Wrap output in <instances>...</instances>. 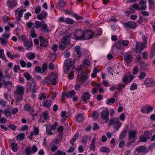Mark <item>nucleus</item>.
Here are the masks:
<instances>
[{
  "mask_svg": "<svg viewBox=\"0 0 155 155\" xmlns=\"http://www.w3.org/2000/svg\"><path fill=\"white\" fill-rule=\"evenodd\" d=\"M119 118H111L109 121L108 124L113 126V128L115 132L117 131L122 125V124L119 121Z\"/></svg>",
  "mask_w": 155,
  "mask_h": 155,
  "instance_id": "f257e3e1",
  "label": "nucleus"
},
{
  "mask_svg": "<svg viewBox=\"0 0 155 155\" xmlns=\"http://www.w3.org/2000/svg\"><path fill=\"white\" fill-rule=\"evenodd\" d=\"M100 117L101 119L104 120L105 123H107L109 120V111L107 107L101 111L100 113Z\"/></svg>",
  "mask_w": 155,
  "mask_h": 155,
  "instance_id": "f03ea898",
  "label": "nucleus"
},
{
  "mask_svg": "<svg viewBox=\"0 0 155 155\" xmlns=\"http://www.w3.org/2000/svg\"><path fill=\"white\" fill-rule=\"evenodd\" d=\"M136 46L135 48H133V51L137 53H140L146 47V45L143 43L137 41Z\"/></svg>",
  "mask_w": 155,
  "mask_h": 155,
  "instance_id": "7ed1b4c3",
  "label": "nucleus"
},
{
  "mask_svg": "<svg viewBox=\"0 0 155 155\" xmlns=\"http://www.w3.org/2000/svg\"><path fill=\"white\" fill-rule=\"evenodd\" d=\"M25 11L26 10L20 8H18L15 10L14 12L16 20L18 21L20 20L22 16L24 11Z\"/></svg>",
  "mask_w": 155,
  "mask_h": 155,
  "instance_id": "20e7f679",
  "label": "nucleus"
},
{
  "mask_svg": "<svg viewBox=\"0 0 155 155\" xmlns=\"http://www.w3.org/2000/svg\"><path fill=\"white\" fill-rule=\"evenodd\" d=\"M87 77V73L84 71L82 72L79 75H78L77 81L78 82L83 83Z\"/></svg>",
  "mask_w": 155,
  "mask_h": 155,
  "instance_id": "39448f33",
  "label": "nucleus"
},
{
  "mask_svg": "<svg viewBox=\"0 0 155 155\" xmlns=\"http://www.w3.org/2000/svg\"><path fill=\"white\" fill-rule=\"evenodd\" d=\"M59 140L58 139L54 140L49 144V147H51L50 150L51 152H54L58 148Z\"/></svg>",
  "mask_w": 155,
  "mask_h": 155,
  "instance_id": "423d86ee",
  "label": "nucleus"
},
{
  "mask_svg": "<svg viewBox=\"0 0 155 155\" xmlns=\"http://www.w3.org/2000/svg\"><path fill=\"white\" fill-rule=\"evenodd\" d=\"M7 5L8 6L9 9H13L18 5L17 1L16 0H8Z\"/></svg>",
  "mask_w": 155,
  "mask_h": 155,
  "instance_id": "0eeeda50",
  "label": "nucleus"
},
{
  "mask_svg": "<svg viewBox=\"0 0 155 155\" xmlns=\"http://www.w3.org/2000/svg\"><path fill=\"white\" fill-rule=\"evenodd\" d=\"M47 68V64L45 63L43 64L41 68L39 66H37L35 67V70L36 72L43 74Z\"/></svg>",
  "mask_w": 155,
  "mask_h": 155,
  "instance_id": "6e6552de",
  "label": "nucleus"
},
{
  "mask_svg": "<svg viewBox=\"0 0 155 155\" xmlns=\"http://www.w3.org/2000/svg\"><path fill=\"white\" fill-rule=\"evenodd\" d=\"M144 84L148 87H153L155 86V81L150 78L146 79L144 81Z\"/></svg>",
  "mask_w": 155,
  "mask_h": 155,
  "instance_id": "1a4fd4ad",
  "label": "nucleus"
},
{
  "mask_svg": "<svg viewBox=\"0 0 155 155\" xmlns=\"http://www.w3.org/2000/svg\"><path fill=\"white\" fill-rule=\"evenodd\" d=\"M94 35L93 32L91 30H88L84 33L83 38L84 40H87L91 39Z\"/></svg>",
  "mask_w": 155,
  "mask_h": 155,
  "instance_id": "9d476101",
  "label": "nucleus"
},
{
  "mask_svg": "<svg viewBox=\"0 0 155 155\" xmlns=\"http://www.w3.org/2000/svg\"><path fill=\"white\" fill-rule=\"evenodd\" d=\"M84 32L82 31H76L74 33V35L75 39L77 40H83V35Z\"/></svg>",
  "mask_w": 155,
  "mask_h": 155,
  "instance_id": "9b49d317",
  "label": "nucleus"
},
{
  "mask_svg": "<svg viewBox=\"0 0 155 155\" xmlns=\"http://www.w3.org/2000/svg\"><path fill=\"white\" fill-rule=\"evenodd\" d=\"M125 27L129 28L130 29H134L137 27L136 24L133 21L125 22L124 23Z\"/></svg>",
  "mask_w": 155,
  "mask_h": 155,
  "instance_id": "f8f14e48",
  "label": "nucleus"
},
{
  "mask_svg": "<svg viewBox=\"0 0 155 155\" xmlns=\"http://www.w3.org/2000/svg\"><path fill=\"white\" fill-rule=\"evenodd\" d=\"M24 87L22 86L18 85L16 86V89L14 91V94H24Z\"/></svg>",
  "mask_w": 155,
  "mask_h": 155,
  "instance_id": "ddd939ff",
  "label": "nucleus"
},
{
  "mask_svg": "<svg viewBox=\"0 0 155 155\" xmlns=\"http://www.w3.org/2000/svg\"><path fill=\"white\" fill-rule=\"evenodd\" d=\"M137 132L135 131L130 130L128 132V140H131V139H133L135 140L137 139Z\"/></svg>",
  "mask_w": 155,
  "mask_h": 155,
  "instance_id": "4468645a",
  "label": "nucleus"
},
{
  "mask_svg": "<svg viewBox=\"0 0 155 155\" xmlns=\"http://www.w3.org/2000/svg\"><path fill=\"white\" fill-rule=\"evenodd\" d=\"M76 94V92L74 90H72L69 91L68 92L64 93H62V97H63L65 96H66L68 97H73Z\"/></svg>",
  "mask_w": 155,
  "mask_h": 155,
  "instance_id": "2eb2a0df",
  "label": "nucleus"
},
{
  "mask_svg": "<svg viewBox=\"0 0 155 155\" xmlns=\"http://www.w3.org/2000/svg\"><path fill=\"white\" fill-rule=\"evenodd\" d=\"M32 84H30V86L29 87V88L30 89L31 91L34 93L36 92V90L37 88L36 84L35 82L33 80V81H31Z\"/></svg>",
  "mask_w": 155,
  "mask_h": 155,
  "instance_id": "dca6fc26",
  "label": "nucleus"
},
{
  "mask_svg": "<svg viewBox=\"0 0 155 155\" xmlns=\"http://www.w3.org/2000/svg\"><path fill=\"white\" fill-rule=\"evenodd\" d=\"M90 97L91 95L89 93L85 92L83 93L82 98L84 102H86L90 99Z\"/></svg>",
  "mask_w": 155,
  "mask_h": 155,
  "instance_id": "f3484780",
  "label": "nucleus"
},
{
  "mask_svg": "<svg viewBox=\"0 0 155 155\" xmlns=\"http://www.w3.org/2000/svg\"><path fill=\"white\" fill-rule=\"evenodd\" d=\"M49 77L51 84L53 85H55L56 83V80L57 77V76L56 74L52 73L51 74Z\"/></svg>",
  "mask_w": 155,
  "mask_h": 155,
  "instance_id": "a211bd4d",
  "label": "nucleus"
},
{
  "mask_svg": "<svg viewBox=\"0 0 155 155\" xmlns=\"http://www.w3.org/2000/svg\"><path fill=\"white\" fill-rule=\"evenodd\" d=\"M24 94H14V95L16 100V102L17 103L22 100Z\"/></svg>",
  "mask_w": 155,
  "mask_h": 155,
  "instance_id": "6ab92c4d",
  "label": "nucleus"
},
{
  "mask_svg": "<svg viewBox=\"0 0 155 155\" xmlns=\"http://www.w3.org/2000/svg\"><path fill=\"white\" fill-rule=\"evenodd\" d=\"M64 64L66 66L70 67L74 64V61L72 59L70 58L67 59L64 61Z\"/></svg>",
  "mask_w": 155,
  "mask_h": 155,
  "instance_id": "aec40b11",
  "label": "nucleus"
},
{
  "mask_svg": "<svg viewBox=\"0 0 155 155\" xmlns=\"http://www.w3.org/2000/svg\"><path fill=\"white\" fill-rule=\"evenodd\" d=\"M47 13L45 12H42L38 15V18L40 20L45 19L47 15Z\"/></svg>",
  "mask_w": 155,
  "mask_h": 155,
  "instance_id": "412c9836",
  "label": "nucleus"
},
{
  "mask_svg": "<svg viewBox=\"0 0 155 155\" xmlns=\"http://www.w3.org/2000/svg\"><path fill=\"white\" fill-rule=\"evenodd\" d=\"M43 23L41 26V30L45 32L49 33V30L48 28L47 25L44 22L42 21Z\"/></svg>",
  "mask_w": 155,
  "mask_h": 155,
  "instance_id": "4be33fe9",
  "label": "nucleus"
},
{
  "mask_svg": "<svg viewBox=\"0 0 155 155\" xmlns=\"http://www.w3.org/2000/svg\"><path fill=\"white\" fill-rule=\"evenodd\" d=\"M70 35H65L62 38V41L64 43L67 44L70 41Z\"/></svg>",
  "mask_w": 155,
  "mask_h": 155,
  "instance_id": "5701e85b",
  "label": "nucleus"
},
{
  "mask_svg": "<svg viewBox=\"0 0 155 155\" xmlns=\"http://www.w3.org/2000/svg\"><path fill=\"white\" fill-rule=\"evenodd\" d=\"M0 41L1 44L3 46H6L9 44L8 39L7 38H0Z\"/></svg>",
  "mask_w": 155,
  "mask_h": 155,
  "instance_id": "b1692460",
  "label": "nucleus"
},
{
  "mask_svg": "<svg viewBox=\"0 0 155 155\" xmlns=\"http://www.w3.org/2000/svg\"><path fill=\"white\" fill-rule=\"evenodd\" d=\"M24 45L26 48V49L29 50L32 46V43L31 41L29 40L24 43Z\"/></svg>",
  "mask_w": 155,
  "mask_h": 155,
  "instance_id": "393cba45",
  "label": "nucleus"
},
{
  "mask_svg": "<svg viewBox=\"0 0 155 155\" xmlns=\"http://www.w3.org/2000/svg\"><path fill=\"white\" fill-rule=\"evenodd\" d=\"M51 103L52 101H51L50 99L48 101L47 100L44 101L42 103V104L43 107L49 108L51 107Z\"/></svg>",
  "mask_w": 155,
  "mask_h": 155,
  "instance_id": "a878e982",
  "label": "nucleus"
},
{
  "mask_svg": "<svg viewBox=\"0 0 155 155\" xmlns=\"http://www.w3.org/2000/svg\"><path fill=\"white\" fill-rule=\"evenodd\" d=\"M136 150L138 153H144L147 151L146 148L144 146H141L136 148Z\"/></svg>",
  "mask_w": 155,
  "mask_h": 155,
  "instance_id": "bb28decb",
  "label": "nucleus"
},
{
  "mask_svg": "<svg viewBox=\"0 0 155 155\" xmlns=\"http://www.w3.org/2000/svg\"><path fill=\"white\" fill-rule=\"evenodd\" d=\"M26 56L28 59L31 60L35 58V54L32 52H28L26 54Z\"/></svg>",
  "mask_w": 155,
  "mask_h": 155,
  "instance_id": "cd10ccee",
  "label": "nucleus"
},
{
  "mask_svg": "<svg viewBox=\"0 0 155 155\" xmlns=\"http://www.w3.org/2000/svg\"><path fill=\"white\" fill-rule=\"evenodd\" d=\"M76 120L78 122H80L84 120V117L82 114H77L76 116Z\"/></svg>",
  "mask_w": 155,
  "mask_h": 155,
  "instance_id": "c85d7f7f",
  "label": "nucleus"
},
{
  "mask_svg": "<svg viewBox=\"0 0 155 155\" xmlns=\"http://www.w3.org/2000/svg\"><path fill=\"white\" fill-rule=\"evenodd\" d=\"M124 60L127 63L131 62L133 60L132 55L126 54Z\"/></svg>",
  "mask_w": 155,
  "mask_h": 155,
  "instance_id": "c756f323",
  "label": "nucleus"
},
{
  "mask_svg": "<svg viewBox=\"0 0 155 155\" xmlns=\"http://www.w3.org/2000/svg\"><path fill=\"white\" fill-rule=\"evenodd\" d=\"M140 65L141 66V70L142 71L146 70L148 67V64L143 61L140 63Z\"/></svg>",
  "mask_w": 155,
  "mask_h": 155,
  "instance_id": "7c9ffc66",
  "label": "nucleus"
},
{
  "mask_svg": "<svg viewBox=\"0 0 155 155\" xmlns=\"http://www.w3.org/2000/svg\"><path fill=\"white\" fill-rule=\"evenodd\" d=\"M25 135L24 133H21L19 134H18L16 136V139L18 141H22L24 138Z\"/></svg>",
  "mask_w": 155,
  "mask_h": 155,
  "instance_id": "2f4dec72",
  "label": "nucleus"
},
{
  "mask_svg": "<svg viewBox=\"0 0 155 155\" xmlns=\"http://www.w3.org/2000/svg\"><path fill=\"white\" fill-rule=\"evenodd\" d=\"M0 58L5 60L6 62L7 61V60L5 57L4 54V51L3 49H0Z\"/></svg>",
  "mask_w": 155,
  "mask_h": 155,
  "instance_id": "473e14b6",
  "label": "nucleus"
},
{
  "mask_svg": "<svg viewBox=\"0 0 155 155\" xmlns=\"http://www.w3.org/2000/svg\"><path fill=\"white\" fill-rule=\"evenodd\" d=\"M24 108L26 111H30L31 113H33L34 111V110L32 109L30 106L27 104L24 106Z\"/></svg>",
  "mask_w": 155,
  "mask_h": 155,
  "instance_id": "72a5a7b5",
  "label": "nucleus"
},
{
  "mask_svg": "<svg viewBox=\"0 0 155 155\" xmlns=\"http://www.w3.org/2000/svg\"><path fill=\"white\" fill-rule=\"evenodd\" d=\"M41 46L44 47H46L48 45V42L46 39H41L40 40Z\"/></svg>",
  "mask_w": 155,
  "mask_h": 155,
  "instance_id": "f704fd0d",
  "label": "nucleus"
},
{
  "mask_svg": "<svg viewBox=\"0 0 155 155\" xmlns=\"http://www.w3.org/2000/svg\"><path fill=\"white\" fill-rule=\"evenodd\" d=\"M119 43L120 44H122L124 47L128 46L129 44V42L127 40H119Z\"/></svg>",
  "mask_w": 155,
  "mask_h": 155,
  "instance_id": "c9c22d12",
  "label": "nucleus"
},
{
  "mask_svg": "<svg viewBox=\"0 0 155 155\" xmlns=\"http://www.w3.org/2000/svg\"><path fill=\"white\" fill-rule=\"evenodd\" d=\"M79 134L78 133H76L74 136L73 138L71 139L70 141L71 143L72 144V145H73V143L75 142L76 140H77V138L79 137Z\"/></svg>",
  "mask_w": 155,
  "mask_h": 155,
  "instance_id": "e433bc0d",
  "label": "nucleus"
},
{
  "mask_svg": "<svg viewBox=\"0 0 155 155\" xmlns=\"http://www.w3.org/2000/svg\"><path fill=\"white\" fill-rule=\"evenodd\" d=\"M66 112L65 111H62L61 112V117H62L61 121L62 122L65 121L67 117L65 115Z\"/></svg>",
  "mask_w": 155,
  "mask_h": 155,
  "instance_id": "4c0bfd02",
  "label": "nucleus"
},
{
  "mask_svg": "<svg viewBox=\"0 0 155 155\" xmlns=\"http://www.w3.org/2000/svg\"><path fill=\"white\" fill-rule=\"evenodd\" d=\"M96 140V138H93L91 141V147L90 148L92 150L94 151L95 149V143Z\"/></svg>",
  "mask_w": 155,
  "mask_h": 155,
  "instance_id": "58836bf2",
  "label": "nucleus"
},
{
  "mask_svg": "<svg viewBox=\"0 0 155 155\" xmlns=\"http://www.w3.org/2000/svg\"><path fill=\"white\" fill-rule=\"evenodd\" d=\"M42 115L43 117L44 120H47L49 119V113L47 111H44L42 113Z\"/></svg>",
  "mask_w": 155,
  "mask_h": 155,
  "instance_id": "ea45409f",
  "label": "nucleus"
},
{
  "mask_svg": "<svg viewBox=\"0 0 155 155\" xmlns=\"http://www.w3.org/2000/svg\"><path fill=\"white\" fill-rule=\"evenodd\" d=\"M11 147L12 150L14 152H16L18 150V148L17 147V144L15 143H12L11 145Z\"/></svg>",
  "mask_w": 155,
  "mask_h": 155,
  "instance_id": "a19ab883",
  "label": "nucleus"
},
{
  "mask_svg": "<svg viewBox=\"0 0 155 155\" xmlns=\"http://www.w3.org/2000/svg\"><path fill=\"white\" fill-rule=\"evenodd\" d=\"M26 155H31L33 153L30 147H27L25 149Z\"/></svg>",
  "mask_w": 155,
  "mask_h": 155,
  "instance_id": "79ce46f5",
  "label": "nucleus"
},
{
  "mask_svg": "<svg viewBox=\"0 0 155 155\" xmlns=\"http://www.w3.org/2000/svg\"><path fill=\"white\" fill-rule=\"evenodd\" d=\"M24 76L27 80H30L31 81H33L34 80L32 77H31L30 74L28 72H26L24 74Z\"/></svg>",
  "mask_w": 155,
  "mask_h": 155,
  "instance_id": "37998d69",
  "label": "nucleus"
},
{
  "mask_svg": "<svg viewBox=\"0 0 155 155\" xmlns=\"http://www.w3.org/2000/svg\"><path fill=\"white\" fill-rule=\"evenodd\" d=\"M127 133V131L125 130L122 132L119 136V140H121L124 139Z\"/></svg>",
  "mask_w": 155,
  "mask_h": 155,
  "instance_id": "c03bdc74",
  "label": "nucleus"
},
{
  "mask_svg": "<svg viewBox=\"0 0 155 155\" xmlns=\"http://www.w3.org/2000/svg\"><path fill=\"white\" fill-rule=\"evenodd\" d=\"M90 63L89 61L87 59H85L83 63V66L85 68H87L90 66Z\"/></svg>",
  "mask_w": 155,
  "mask_h": 155,
  "instance_id": "a18cd8bd",
  "label": "nucleus"
},
{
  "mask_svg": "<svg viewBox=\"0 0 155 155\" xmlns=\"http://www.w3.org/2000/svg\"><path fill=\"white\" fill-rule=\"evenodd\" d=\"M100 151L101 152L109 153L110 152V149L108 147H103L101 148Z\"/></svg>",
  "mask_w": 155,
  "mask_h": 155,
  "instance_id": "49530a36",
  "label": "nucleus"
},
{
  "mask_svg": "<svg viewBox=\"0 0 155 155\" xmlns=\"http://www.w3.org/2000/svg\"><path fill=\"white\" fill-rule=\"evenodd\" d=\"M10 32H7L5 31L4 34L2 35V38H7L8 39L10 38Z\"/></svg>",
  "mask_w": 155,
  "mask_h": 155,
  "instance_id": "de8ad7c7",
  "label": "nucleus"
},
{
  "mask_svg": "<svg viewBox=\"0 0 155 155\" xmlns=\"http://www.w3.org/2000/svg\"><path fill=\"white\" fill-rule=\"evenodd\" d=\"M64 22L69 24H72L74 23V21L72 19L69 18H67L65 19Z\"/></svg>",
  "mask_w": 155,
  "mask_h": 155,
  "instance_id": "09e8293b",
  "label": "nucleus"
},
{
  "mask_svg": "<svg viewBox=\"0 0 155 155\" xmlns=\"http://www.w3.org/2000/svg\"><path fill=\"white\" fill-rule=\"evenodd\" d=\"M115 101V99L114 98H111L108 99L106 100V103L107 104H110V103L113 104Z\"/></svg>",
  "mask_w": 155,
  "mask_h": 155,
  "instance_id": "8fccbe9b",
  "label": "nucleus"
},
{
  "mask_svg": "<svg viewBox=\"0 0 155 155\" xmlns=\"http://www.w3.org/2000/svg\"><path fill=\"white\" fill-rule=\"evenodd\" d=\"M58 4V6L62 8L65 5V3L63 0H59Z\"/></svg>",
  "mask_w": 155,
  "mask_h": 155,
  "instance_id": "3c124183",
  "label": "nucleus"
},
{
  "mask_svg": "<svg viewBox=\"0 0 155 155\" xmlns=\"http://www.w3.org/2000/svg\"><path fill=\"white\" fill-rule=\"evenodd\" d=\"M144 135L145 136L147 140H148L151 137L152 135L151 134L150 132L147 131L144 133Z\"/></svg>",
  "mask_w": 155,
  "mask_h": 155,
  "instance_id": "603ef678",
  "label": "nucleus"
},
{
  "mask_svg": "<svg viewBox=\"0 0 155 155\" xmlns=\"http://www.w3.org/2000/svg\"><path fill=\"white\" fill-rule=\"evenodd\" d=\"M4 114L8 117H11V112L8 110L5 109V110Z\"/></svg>",
  "mask_w": 155,
  "mask_h": 155,
  "instance_id": "864d4df0",
  "label": "nucleus"
},
{
  "mask_svg": "<svg viewBox=\"0 0 155 155\" xmlns=\"http://www.w3.org/2000/svg\"><path fill=\"white\" fill-rule=\"evenodd\" d=\"M137 85L135 83L133 84L130 87V89L131 91L135 90L137 88Z\"/></svg>",
  "mask_w": 155,
  "mask_h": 155,
  "instance_id": "5fc2aeb1",
  "label": "nucleus"
},
{
  "mask_svg": "<svg viewBox=\"0 0 155 155\" xmlns=\"http://www.w3.org/2000/svg\"><path fill=\"white\" fill-rule=\"evenodd\" d=\"M147 139L146 138L144 135H141L140 138V142H146Z\"/></svg>",
  "mask_w": 155,
  "mask_h": 155,
  "instance_id": "6e6d98bb",
  "label": "nucleus"
},
{
  "mask_svg": "<svg viewBox=\"0 0 155 155\" xmlns=\"http://www.w3.org/2000/svg\"><path fill=\"white\" fill-rule=\"evenodd\" d=\"M66 153L64 152L59 150H58L57 152L54 153V155H65Z\"/></svg>",
  "mask_w": 155,
  "mask_h": 155,
  "instance_id": "4d7b16f0",
  "label": "nucleus"
},
{
  "mask_svg": "<svg viewBox=\"0 0 155 155\" xmlns=\"http://www.w3.org/2000/svg\"><path fill=\"white\" fill-rule=\"evenodd\" d=\"M31 36L33 38H35L36 37V34L35 33V31L34 29H32L31 31Z\"/></svg>",
  "mask_w": 155,
  "mask_h": 155,
  "instance_id": "13d9d810",
  "label": "nucleus"
},
{
  "mask_svg": "<svg viewBox=\"0 0 155 155\" xmlns=\"http://www.w3.org/2000/svg\"><path fill=\"white\" fill-rule=\"evenodd\" d=\"M146 76V74L144 72H141L140 73V75L138 76V78L140 80L143 79Z\"/></svg>",
  "mask_w": 155,
  "mask_h": 155,
  "instance_id": "bf43d9fd",
  "label": "nucleus"
},
{
  "mask_svg": "<svg viewBox=\"0 0 155 155\" xmlns=\"http://www.w3.org/2000/svg\"><path fill=\"white\" fill-rule=\"evenodd\" d=\"M51 129L50 127H48L46 128V132L47 134L50 135H52L53 133L51 132Z\"/></svg>",
  "mask_w": 155,
  "mask_h": 155,
  "instance_id": "052dcab7",
  "label": "nucleus"
},
{
  "mask_svg": "<svg viewBox=\"0 0 155 155\" xmlns=\"http://www.w3.org/2000/svg\"><path fill=\"white\" fill-rule=\"evenodd\" d=\"M98 113L96 110H94L92 113V117L94 119H97L98 118Z\"/></svg>",
  "mask_w": 155,
  "mask_h": 155,
  "instance_id": "680f3d73",
  "label": "nucleus"
},
{
  "mask_svg": "<svg viewBox=\"0 0 155 155\" xmlns=\"http://www.w3.org/2000/svg\"><path fill=\"white\" fill-rule=\"evenodd\" d=\"M127 83H126L125 84H119L118 85V87L117 88V89L118 91H120L122 89L124 88V86L127 84Z\"/></svg>",
  "mask_w": 155,
  "mask_h": 155,
  "instance_id": "e2e57ef3",
  "label": "nucleus"
},
{
  "mask_svg": "<svg viewBox=\"0 0 155 155\" xmlns=\"http://www.w3.org/2000/svg\"><path fill=\"white\" fill-rule=\"evenodd\" d=\"M20 69V68L19 66L15 65L13 67V71L15 73H17L18 70Z\"/></svg>",
  "mask_w": 155,
  "mask_h": 155,
  "instance_id": "0e129e2a",
  "label": "nucleus"
},
{
  "mask_svg": "<svg viewBox=\"0 0 155 155\" xmlns=\"http://www.w3.org/2000/svg\"><path fill=\"white\" fill-rule=\"evenodd\" d=\"M33 129L34 130L35 135H38L39 133V130L38 128L36 127H33Z\"/></svg>",
  "mask_w": 155,
  "mask_h": 155,
  "instance_id": "69168bd1",
  "label": "nucleus"
},
{
  "mask_svg": "<svg viewBox=\"0 0 155 155\" xmlns=\"http://www.w3.org/2000/svg\"><path fill=\"white\" fill-rule=\"evenodd\" d=\"M42 24L41 22L38 21H36L35 22V26L36 28H38L41 26Z\"/></svg>",
  "mask_w": 155,
  "mask_h": 155,
  "instance_id": "338daca9",
  "label": "nucleus"
},
{
  "mask_svg": "<svg viewBox=\"0 0 155 155\" xmlns=\"http://www.w3.org/2000/svg\"><path fill=\"white\" fill-rule=\"evenodd\" d=\"M68 78L69 79L71 80L73 79L74 77L73 72L72 71H71L68 75Z\"/></svg>",
  "mask_w": 155,
  "mask_h": 155,
  "instance_id": "774afa93",
  "label": "nucleus"
}]
</instances>
